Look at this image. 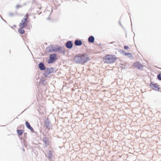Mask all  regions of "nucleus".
Wrapping results in <instances>:
<instances>
[{"instance_id": "obj_5", "label": "nucleus", "mask_w": 161, "mask_h": 161, "mask_svg": "<svg viewBox=\"0 0 161 161\" xmlns=\"http://www.w3.org/2000/svg\"><path fill=\"white\" fill-rule=\"evenodd\" d=\"M134 67L137 69H142L144 67V66L140 64L139 62L137 61L135 62L134 64Z\"/></svg>"}, {"instance_id": "obj_12", "label": "nucleus", "mask_w": 161, "mask_h": 161, "mask_svg": "<svg viewBox=\"0 0 161 161\" xmlns=\"http://www.w3.org/2000/svg\"><path fill=\"white\" fill-rule=\"evenodd\" d=\"M88 42L90 43H93L94 42V38L91 36H90L88 39Z\"/></svg>"}, {"instance_id": "obj_11", "label": "nucleus", "mask_w": 161, "mask_h": 161, "mask_svg": "<svg viewBox=\"0 0 161 161\" xmlns=\"http://www.w3.org/2000/svg\"><path fill=\"white\" fill-rule=\"evenodd\" d=\"M48 156L47 158L48 159H51L53 157V154L51 151L49 150L47 153Z\"/></svg>"}, {"instance_id": "obj_1", "label": "nucleus", "mask_w": 161, "mask_h": 161, "mask_svg": "<svg viewBox=\"0 0 161 161\" xmlns=\"http://www.w3.org/2000/svg\"><path fill=\"white\" fill-rule=\"evenodd\" d=\"M90 60V58L89 55L85 53L76 55L74 56L73 59L74 62L81 64H84L87 63Z\"/></svg>"}, {"instance_id": "obj_8", "label": "nucleus", "mask_w": 161, "mask_h": 161, "mask_svg": "<svg viewBox=\"0 0 161 161\" xmlns=\"http://www.w3.org/2000/svg\"><path fill=\"white\" fill-rule=\"evenodd\" d=\"M66 47L68 48H71L73 46V44L70 41L67 42L66 44Z\"/></svg>"}, {"instance_id": "obj_13", "label": "nucleus", "mask_w": 161, "mask_h": 161, "mask_svg": "<svg viewBox=\"0 0 161 161\" xmlns=\"http://www.w3.org/2000/svg\"><path fill=\"white\" fill-rule=\"evenodd\" d=\"M43 142L46 145V146L49 145L50 142L47 138H45V139L43 140Z\"/></svg>"}, {"instance_id": "obj_2", "label": "nucleus", "mask_w": 161, "mask_h": 161, "mask_svg": "<svg viewBox=\"0 0 161 161\" xmlns=\"http://www.w3.org/2000/svg\"><path fill=\"white\" fill-rule=\"evenodd\" d=\"M117 58L115 55L113 54H107L103 58L104 62L107 64H112L117 60Z\"/></svg>"}, {"instance_id": "obj_16", "label": "nucleus", "mask_w": 161, "mask_h": 161, "mask_svg": "<svg viewBox=\"0 0 161 161\" xmlns=\"http://www.w3.org/2000/svg\"><path fill=\"white\" fill-rule=\"evenodd\" d=\"M124 55L125 56H129V57H130L132 56V54L131 53L125 52Z\"/></svg>"}, {"instance_id": "obj_18", "label": "nucleus", "mask_w": 161, "mask_h": 161, "mask_svg": "<svg viewBox=\"0 0 161 161\" xmlns=\"http://www.w3.org/2000/svg\"><path fill=\"white\" fill-rule=\"evenodd\" d=\"M124 48L125 49H127L129 48V47L128 46H125L124 47Z\"/></svg>"}, {"instance_id": "obj_7", "label": "nucleus", "mask_w": 161, "mask_h": 161, "mask_svg": "<svg viewBox=\"0 0 161 161\" xmlns=\"http://www.w3.org/2000/svg\"><path fill=\"white\" fill-rule=\"evenodd\" d=\"M25 125L28 129L31 130V132H34V130L33 128L31 126L30 123L28 121H26Z\"/></svg>"}, {"instance_id": "obj_6", "label": "nucleus", "mask_w": 161, "mask_h": 161, "mask_svg": "<svg viewBox=\"0 0 161 161\" xmlns=\"http://www.w3.org/2000/svg\"><path fill=\"white\" fill-rule=\"evenodd\" d=\"M57 59L56 55L55 54H50V59L48 61V63H51L53 62Z\"/></svg>"}, {"instance_id": "obj_15", "label": "nucleus", "mask_w": 161, "mask_h": 161, "mask_svg": "<svg viewBox=\"0 0 161 161\" xmlns=\"http://www.w3.org/2000/svg\"><path fill=\"white\" fill-rule=\"evenodd\" d=\"M17 134L19 135H21L24 132V130H17Z\"/></svg>"}, {"instance_id": "obj_9", "label": "nucleus", "mask_w": 161, "mask_h": 161, "mask_svg": "<svg viewBox=\"0 0 161 161\" xmlns=\"http://www.w3.org/2000/svg\"><path fill=\"white\" fill-rule=\"evenodd\" d=\"M82 42L80 40H76L75 42V44L76 46H80L82 44Z\"/></svg>"}, {"instance_id": "obj_4", "label": "nucleus", "mask_w": 161, "mask_h": 161, "mask_svg": "<svg viewBox=\"0 0 161 161\" xmlns=\"http://www.w3.org/2000/svg\"><path fill=\"white\" fill-rule=\"evenodd\" d=\"M150 86L155 91H158L159 90V86L157 83H153L151 82L150 83Z\"/></svg>"}, {"instance_id": "obj_3", "label": "nucleus", "mask_w": 161, "mask_h": 161, "mask_svg": "<svg viewBox=\"0 0 161 161\" xmlns=\"http://www.w3.org/2000/svg\"><path fill=\"white\" fill-rule=\"evenodd\" d=\"M28 17L27 14H26L24 16V18L21 20V22L19 24L20 28H24L27 25V19Z\"/></svg>"}, {"instance_id": "obj_17", "label": "nucleus", "mask_w": 161, "mask_h": 161, "mask_svg": "<svg viewBox=\"0 0 161 161\" xmlns=\"http://www.w3.org/2000/svg\"><path fill=\"white\" fill-rule=\"evenodd\" d=\"M158 78V80H161V74H159L157 76Z\"/></svg>"}, {"instance_id": "obj_10", "label": "nucleus", "mask_w": 161, "mask_h": 161, "mask_svg": "<svg viewBox=\"0 0 161 161\" xmlns=\"http://www.w3.org/2000/svg\"><path fill=\"white\" fill-rule=\"evenodd\" d=\"M39 68L41 70H44L45 69V67L44 64L42 63H40L38 65Z\"/></svg>"}, {"instance_id": "obj_14", "label": "nucleus", "mask_w": 161, "mask_h": 161, "mask_svg": "<svg viewBox=\"0 0 161 161\" xmlns=\"http://www.w3.org/2000/svg\"><path fill=\"white\" fill-rule=\"evenodd\" d=\"M23 28H20L18 30V32L21 34H23L25 33V31Z\"/></svg>"}]
</instances>
